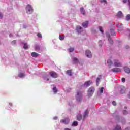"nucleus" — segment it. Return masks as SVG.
Instances as JSON below:
<instances>
[{
    "instance_id": "f257e3e1",
    "label": "nucleus",
    "mask_w": 130,
    "mask_h": 130,
    "mask_svg": "<svg viewBox=\"0 0 130 130\" xmlns=\"http://www.w3.org/2000/svg\"><path fill=\"white\" fill-rule=\"evenodd\" d=\"M116 114H117V111H115V113L113 114V117H114L116 120H118V121L123 123V124H125V119H124V117H119L118 115Z\"/></svg>"
},
{
    "instance_id": "f03ea898",
    "label": "nucleus",
    "mask_w": 130,
    "mask_h": 130,
    "mask_svg": "<svg viewBox=\"0 0 130 130\" xmlns=\"http://www.w3.org/2000/svg\"><path fill=\"white\" fill-rule=\"evenodd\" d=\"M42 75L43 76V79L44 81H45L46 83H48V84H50V83H51V78H50V76H49V75L47 74V73L42 72Z\"/></svg>"
},
{
    "instance_id": "7ed1b4c3",
    "label": "nucleus",
    "mask_w": 130,
    "mask_h": 130,
    "mask_svg": "<svg viewBox=\"0 0 130 130\" xmlns=\"http://www.w3.org/2000/svg\"><path fill=\"white\" fill-rule=\"evenodd\" d=\"M95 92V88L94 87L91 86L90 87L88 90V96L89 98H91L92 96H93V94Z\"/></svg>"
},
{
    "instance_id": "20e7f679",
    "label": "nucleus",
    "mask_w": 130,
    "mask_h": 130,
    "mask_svg": "<svg viewBox=\"0 0 130 130\" xmlns=\"http://www.w3.org/2000/svg\"><path fill=\"white\" fill-rule=\"evenodd\" d=\"M26 11L28 15H31L33 13V7L30 4H28L26 7Z\"/></svg>"
},
{
    "instance_id": "39448f33",
    "label": "nucleus",
    "mask_w": 130,
    "mask_h": 130,
    "mask_svg": "<svg viewBox=\"0 0 130 130\" xmlns=\"http://www.w3.org/2000/svg\"><path fill=\"white\" fill-rule=\"evenodd\" d=\"M76 99L78 102H81L82 101V92L81 91H78L77 94L76 95Z\"/></svg>"
},
{
    "instance_id": "423d86ee",
    "label": "nucleus",
    "mask_w": 130,
    "mask_h": 130,
    "mask_svg": "<svg viewBox=\"0 0 130 130\" xmlns=\"http://www.w3.org/2000/svg\"><path fill=\"white\" fill-rule=\"evenodd\" d=\"M92 82L91 80L87 81L85 82L84 84L81 86V88H88V87H90L91 84H92Z\"/></svg>"
},
{
    "instance_id": "0eeeda50",
    "label": "nucleus",
    "mask_w": 130,
    "mask_h": 130,
    "mask_svg": "<svg viewBox=\"0 0 130 130\" xmlns=\"http://www.w3.org/2000/svg\"><path fill=\"white\" fill-rule=\"evenodd\" d=\"M113 66L114 67H117L118 68H121V63L119 62L118 59H114L113 60Z\"/></svg>"
},
{
    "instance_id": "6e6552de",
    "label": "nucleus",
    "mask_w": 130,
    "mask_h": 130,
    "mask_svg": "<svg viewBox=\"0 0 130 130\" xmlns=\"http://www.w3.org/2000/svg\"><path fill=\"white\" fill-rule=\"evenodd\" d=\"M60 123H63V124H65V125H68V124L70 123V118H65L64 119H62L60 120Z\"/></svg>"
},
{
    "instance_id": "1a4fd4ad",
    "label": "nucleus",
    "mask_w": 130,
    "mask_h": 130,
    "mask_svg": "<svg viewBox=\"0 0 130 130\" xmlns=\"http://www.w3.org/2000/svg\"><path fill=\"white\" fill-rule=\"evenodd\" d=\"M49 75H50L51 78H53L54 79H56V78L58 77V75L54 71L49 72Z\"/></svg>"
},
{
    "instance_id": "9d476101",
    "label": "nucleus",
    "mask_w": 130,
    "mask_h": 130,
    "mask_svg": "<svg viewBox=\"0 0 130 130\" xmlns=\"http://www.w3.org/2000/svg\"><path fill=\"white\" fill-rule=\"evenodd\" d=\"M72 62L73 64H78L80 62V60L77 57H74L72 58Z\"/></svg>"
},
{
    "instance_id": "9b49d317",
    "label": "nucleus",
    "mask_w": 130,
    "mask_h": 130,
    "mask_svg": "<svg viewBox=\"0 0 130 130\" xmlns=\"http://www.w3.org/2000/svg\"><path fill=\"white\" fill-rule=\"evenodd\" d=\"M75 30L78 34H81L83 32V28L80 25L77 26Z\"/></svg>"
},
{
    "instance_id": "f8f14e48",
    "label": "nucleus",
    "mask_w": 130,
    "mask_h": 130,
    "mask_svg": "<svg viewBox=\"0 0 130 130\" xmlns=\"http://www.w3.org/2000/svg\"><path fill=\"white\" fill-rule=\"evenodd\" d=\"M116 16L119 19H123L124 17V16L123 15V13H122V12H121V11H119L117 13Z\"/></svg>"
},
{
    "instance_id": "ddd939ff",
    "label": "nucleus",
    "mask_w": 130,
    "mask_h": 130,
    "mask_svg": "<svg viewBox=\"0 0 130 130\" xmlns=\"http://www.w3.org/2000/svg\"><path fill=\"white\" fill-rule=\"evenodd\" d=\"M119 90L121 94H124L125 93V87L123 85L119 86Z\"/></svg>"
},
{
    "instance_id": "4468645a",
    "label": "nucleus",
    "mask_w": 130,
    "mask_h": 130,
    "mask_svg": "<svg viewBox=\"0 0 130 130\" xmlns=\"http://www.w3.org/2000/svg\"><path fill=\"white\" fill-rule=\"evenodd\" d=\"M85 53L87 57H88V58H91V57H92V53H91V51L87 50L85 51Z\"/></svg>"
},
{
    "instance_id": "2eb2a0df",
    "label": "nucleus",
    "mask_w": 130,
    "mask_h": 130,
    "mask_svg": "<svg viewBox=\"0 0 130 130\" xmlns=\"http://www.w3.org/2000/svg\"><path fill=\"white\" fill-rule=\"evenodd\" d=\"M111 72H113V73H119V72H121V69L116 67L111 69Z\"/></svg>"
},
{
    "instance_id": "dca6fc26",
    "label": "nucleus",
    "mask_w": 130,
    "mask_h": 130,
    "mask_svg": "<svg viewBox=\"0 0 130 130\" xmlns=\"http://www.w3.org/2000/svg\"><path fill=\"white\" fill-rule=\"evenodd\" d=\"M107 37L108 38V39L109 40V42L110 44H113V40L111 39V37H110V35L109 34H107Z\"/></svg>"
},
{
    "instance_id": "f3484780",
    "label": "nucleus",
    "mask_w": 130,
    "mask_h": 130,
    "mask_svg": "<svg viewBox=\"0 0 130 130\" xmlns=\"http://www.w3.org/2000/svg\"><path fill=\"white\" fill-rule=\"evenodd\" d=\"M88 114H89V110L86 109L83 114V120H85V118H86V117H87Z\"/></svg>"
},
{
    "instance_id": "a211bd4d",
    "label": "nucleus",
    "mask_w": 130,
    "mask_h": 130,
    "mask_svg": "<svg viewBox=\"0 0 130 130\" xmlns=\"http://www.w3.org/2000/svg\"><path fill=\"white\" fill-rule=\"evenodd\" d=\"M102 79V76L101 75H99L96 79V85L97 86L99 85V82H100V80Z\"/></svg>"
},
{
    "instance_id": "6ab92c4d",
    "label": "nucleus",
    "mask_w": 130,
    "mask_h": 130,
    "mask_svg": "<svg viewBox=\"0 0 130 130\" xmlns=\"http://www.w3.org/2000/svg\"><path fill=\"white\" fill-rule=\"evenodd\" d=\"M107 63L108 67V68H109V69H111V66H113V62L110 59H108L107 60Z\"/></svg>"
},
{
    "instance_id": "aec40b11",
    "label": "nucleus",
    "mask_w": 130,
    "mask_h": 130,
    "mask_svg": "<svg viewBox=\"0 0 130 130\" xmlns=\"http://www.w3.org/2000/svg\"><path fill=\"white\" fill-rule=\"evenodd\" d=\"M88 25H89V21H85L82 24V26L83 27V28H88Z\"/></svg>"
},
{
    "instance_id": "412c9836",
    "label": "nucleus",
    "mask_w": 130,
    "mask_h": 130,
    "mask_svg": "<svg viewBox=\"0 0 130 130\" xmlns=\"http://www.w3.org/2000/svg\"><path fill=\"white\" fill-rule=\"evenodd\" d=\"M77 120H78V121H81L82 120V119L83 118V117L82 116V114H78L77 116Z\"/></svg>"
},
{
    "instance_id": "4be33fe9",
    "label": "nucleus",
    "mask_w": 130,
    "mask_h": 130,
    "mask_svg": "<svg viewBox=\"0 0 130 130\" xmlns=\"http://www.w3.org/2000/svg\"><path fill=\"white\" fill-rule=\"evenodd\" d=\"M124 71L127 74H130V69L127 67H124Z\"/></svg>"
},
{
    "instance_id": "5701e85b",
    "label": "nucleus",
    "mask_w": 130,
    "mask_h": 130,
    "mask_svg": "<svg viewBox=\"0 0 130 130\" xmlns=\"http://www.w3.org/2000/svg\"><path fill=\"white\" fill-rule=\"evenodd\" d=\"M22 44H23V48L24 49L27 50L28 48H29V46L27 44V43H23L22 42Z\"/></svg>"
},
{
    "instance_id": "b1692460",
    "label": "nucleus",
    "mask_w": 130,
    "mask_h": 130,
    "mask_svg": "<svg viewBox=\"0 0 130 130\" xmlns=\"http://www.w3.org/2000/svg\"><path fill=\"white\" fill-rule=\"evenodd\" d=\"M80 13L82 14V15H83V16H85V15H86V12L83 7L80 8Z\"/></svg>"
},
{
    "instance_id": "393cba45",
    "label": "nucleus",
    "mask_w": 130,
    "mask_h": 130,
    "mask_svg": "<svg viewBox=\"0 0 130 130\" xmlns=\"http://www.w3.org/2000/svg\"><path fill=\"white\" fill-rule=\"evenodd\" d=\"M31 55L32 57H38V55H39V54H38V53L35 52H33L31 53Z\"/></svg>"
},
{
    "instance_id": "a878e982",
    "label": "nucleus",
    "mask_w": 130,
    "mask_h": 130,
    "mask_svg": "<svg viewBox=\"0 0 130 130\" xmlns=\"http://www.w3.org/2000/svg\"><path fill=\"white\" fill-rule=\"evenodd\" d=\"M110 31L112 36H115V35H116V33L115 32V31H114V29L111 28Z\"/></svg>"
},
{
    "instance_id": "bb28decb",
    "label": "nucleus",
    "mask_w": 130,
    "mask_h": 130,
    "mask_svg": "<svg viewBox=\"0 0 130 130\" xmlns=\"http://www.w3.org/2000/svg\"><path fill=\"white\" fill-rule=\"evenodd\" d=\"M25 76H26L25 75V74L23 73H20L18 74V77L19 78H20L21 79H23V78H24L25 77Z\"/></svg>"
},
{
    "instance_id": "cd10ccee",
    "label": "nucleus",
    "mask_w": 130,
    "mask_h": 130,
    "mask_svg": "<svg viewBox=\"0 0 130 130\" xmlns=\"http://www.w3.org/2000/svg\"><path fill=\"white\" fill-rule=\"evenodd\" d=\"M67 74L68 75V76H70V77H72L73 75L72 74V70H69L67 71Z\"/></svg>"
},
{
    "instance_id": "c85d7f7f",
    "label": "nucleus",
    "mask_w": 130,
    "mask_h": 130,
    "mask_svg": "<svg viewBox=\"0 0 130 130\" xmlns=\"http://www.w3.org/2000/svg\"><path fill=\"white\" fill-rule=\"evenodd\" d=\"M52 90L54 94H56V93H57L58 91V90H57V88L55 86L53 87Z\"/></svg>"
},
{
    "instance_id": "c756f323",
    "label": "nucleus",
    "mask_w": 130,
    "mask_h": 130,
    "mask_svg": "<svg viewBox=\"0 0 130 130\" xmlns=\"http://www.w3.org/2000/svg\"><path fill=\"white\" fill-rule=\"evenodd\" d=\"M72 126H77L78 125V121H74L72 122Z\"/></svg>"
},
{
    "instance_id": "7c9ffc66",
    "label": "nucleus",
    "mask_w": 130,
    "mask_h": 130,
    "mask_svg": "<svg viewBox=\"0 0 130 130\" xmlns=\"http://www.w3.org/2000/svg\"><path fill=\"white\" fill-rule=\"evenodd\" d=\"M114 130H121V126L119 125H117Z\"/></svg>"
},
{
    "instance_id": "2f4dec72",
    "label": "nucleus",
    "mask_w": 130,
    "mask_h": 130,
    "mask_svg": "<svg viewBox=\"0 0 130 130\" xmlns=\"http://www.w3.org/2000/svg\"><path fill=\"white\" fill-rule=\"evenodd\" d=\"M68 104L71 107H74L75 106V105L73 103L72 101L69 102Z\"/></svg>"
},
{
    "instance_id": "473e14b6",
    "label": "nucleus",
    "mask_w": 130,
    "mask_h": 130,
    "mask_svg": "<svg viewBox=\"0 0 130 130\" xmlns=\"http://www.w3.org/2000/svg\"><path fill=\"white\" fill-rule=\"evenodd\" d=\"M125 20L130 21V14H128L126 16Z\"/></svg>"
},
{
    "instance_id": "72a5a7b5",
    "label": "nucleus",
    "mask_w": 130,
    "mask_h": 130,
    "mask_svg": "<svg viewBox=\"0 0 130 130\" xmlns=\"http://www.w3.org/2000/svg\"><path fill=\"white\" fill-rule=\"evenodd\" d=\"M99 31H100V32H101L102 34H103V33H104V31L102 29V27L99 26Z\"/></svg>"
},
{
    "instance_id": "f704fd0d",
    "label": "nucleus",
    "mask_w": 130,
    "mask_h": 130,
    "mask_svg": "<svg viewBox=\"0 0 130 130\" xmlns=\"http://www.w3.org/2000/svg\"><path fill=\"white\" fill-rule=\"evenodd\" d=\"M36 50H40V46L37 45L35 46Z\"/></svg>"
},
{
    "instance_id": "c9c22d12",
    "label": "nucleus",
    "mask_w": 130,
    "mask_h": 130,
    "mask_svg": "<svg viewBox=\"0 0 130 130\" xmlns=\"http://www.w3.org/2000/svg\"><path fill=\"white\" fill-rule=\"evenodd\" d=\"M74 50H75V48H70L68 49L69 52H73V51H74Z\"/></svg>"
},
{
    "instance_id": "e433bc0d",
    "label": "nucleus",
    "mask_w": 130,
    "mask_h": 130,
    "mask_svg": "<svg viewBox=\"0 0 130 130\" xmlns=\"http://www.w3.org/2000/svg\"><path fill=\"white\" fill-rule=\"evenodd\" d=\"M59 39L60 40H61V41L64 40V37H63V36H62L59 35Z\"/></svg>"
},
{
    "instance_id": "4c0bfd02",
    "label": "nucleus",
    "mask_w": 130,
    "mask_h": 130,
    "mask_svg": "<svg viewBox=\"0 0 130 130\" xmlns=\"http://www.w3.org/2000/svg\"><path fill=\"white\" fill-rule=\"evenodd\" d=\"M103 44V42H102V40H100L99 41V46H102V45Z\"/></svg>"
},
{
    "instance_id": "58836bf2",
    "label": "nucleus",
    "mask_w": 130,
    "mask_h": 130,
    "mask_svg": "<svg viewBox=\"0 0 130 130\" xmlns=\"http://www.w3.org/2000/svg\"><path fill=\"white\" fill-rule=\"evenodd\" d=\"M37 36L39 38H42V35L41 33L38 32L37 34Z\"/></svg>"
},
{
    "instance_id": "ea45409f",
    "label": "nucleus",
    "mask_w": 130,
    "mask_h": 130,
    "mask_svg": "<svg viewBox=\"0 0 130 130\" xmlns=\"http://www.w3.org/2000/svg\"><path fill=\"white\" fill-rule=\"evenodd\" d=\"M128 113V112H127V111L126 110L123 111V114H124V115H126V114H127Z\"/></svg>"
},
{
    "instance_id": "a19ab883",
    "label": "nucleus",
    "mask_w": 130,
    "mask_h": 130,
    "mask_svg": "<svg viewBox=\"0 0 130 130\" xmlns=\"http://www.w3.org/2000/svg\"><path fill=\"white\" fill-rule=\"evenodd\" d=\"M103 90H104V87H101L100 90V92L101 94H102L103 93Z\"/></svg>"
},
{
    "instance_id": "79ce46f5",
    "label": "nucleus",
    "mask_w": 130,
    "mask_h": 130,
    "mask_svg": "<svg viewBox=\"0 0 130 130\" xmlns=\"http://www.w3.org/2000/svg\"><path fill=\"white\" fill-rule=\"evenodd\" d=\"M16 43H17V41H16V40H14L11 42V44H12V45H15Z\"/></svg>"
},
{
    "instance_id": "37998d69",
    "label": "nucleus",
    "mask_w": 130,
    "mask_h": 130,
    "mask_svg": "<svg viewBox=\"0 0 130 130\" xmlns=\"http://www.w3.org/2000/svg\"><path fill=\"white\" fill-rule=\"evenodd\" d=\"M112 105L114 106H116V102H115V101H113L112 102Z\"/></svg>"
},
{
    "instance_id": "c03bdc74",
    "label": "nucleus",
    "mask_w": 130,
    "mask_h": 130,
    "mask_svg": "<svg viewBox=\"0 0 130 130\" xmlns=\"http://www.w3.org/2000/svg\"><path fill=\"white\" fill-rule=\"evenodd\" d=\"M101 3H105V4H107L106 0H101Z\"/></svg>"
},
{
    "instance_id": "a18cd8bd",
    "label": "nucleus",
    "mask_w": 130,
    "mask_h": 130,
    "mask_svg": "<svg viewBox=\"0 0 130 130\" xmlns=\"http://www.w3.org/2000/svg\"><path fill=\"white\" fill-rule=\"evenodd\" d=\"M121 80H122V83H125V78H122L121 79Z\"/></svg>"
},
{
    "instance_id": "49530a36",
    "label": "nucleus",
    "mask_w": 130,
    "mask_h": 130,
    "mask_svg": "<svg viewBox=\"0 0 130 130\" xmlns=\"http://www.w3.org/2000/svg\"><path fill=\"white\" fill-rule=\"evenodd\" d=\"M3 17L4 16L3 15V14H2V13L0 12V19H3Z\"/></svg>"
},
{
    "instance_id": "de8ad7c7",
    "label": "nucleus",
    "mask_w": 130,
    "mask_h": 130,
    "mask_svg": "<svg viewBox=\"0 0 130 130\" xmlns=\"http://www.w3.org/2000/svg\"><path fill=\"white\" fill-rule=\"evenodd\" d=\"M23 27L24 29H26V28H27V25L26 24H23Z\"/></svg>"
},
{
    "instance_id": "09e8293b",
    "label": "nucleus",
    "mask_w": 130,
    "mask_h": 130,
    "mask_svg": "<svg viewBox=\"0 0 130 130\" xmlns=\"http://www.w3.org/2000/svg\"><path fill=\"white\" fill-rule=\"evenodd\" d=\"M58 118V117H57V116H55L53 118L54 120H57V119Z\"/></svg>"
},
{
    "instance_id": "8fccbe9b",
    "label": "nucleus",
    "mask_w": 130,
    "mask_h": 130,
    "mask_svg": "<svg viewBox=\"0 0 130 130\" xmlns=\"http://www.w3.org/2000/svg\"><path fill=\"white\" fill-rule=\"evenodd\" d=\"M125 130H130V127H128L125 128Z\"/></svg>"
},
{
    "instance_id": "3c124183",
    "label": "nucleus",
    "mask_w": 130,
    "mask_h": 130,
    "mask_svg": "<svg viewBox=\"0 0 130 130\" xmlns=\"http://www.w3.org/2000/svg\"><path fill=\"white\" fill-rule=\"evenodd\" d=\"M125 48H126V49H127V48H129V46L126 45V46H125Z\"/></svg>"
},
{
    "instance_id": "603ef678",
    "label": "nucleus",
    "mask_w": 130,
    "mask_h": 130,
    "mask_svg": "<svg viewBox=\"0 0 130 130\" xmlns=\"http://www.w3.org/2000/svg\"><path fill=\"white\" fill-rule=\"evenodd\" d=\"M10 106H13V104L12 103H9Z\"/></svg>"
},
{
    "instance_id": "864d4df0",
    "label": "nucleus",
    "mask_w": 130,
    "mask_h": 130,
    "mask_svg": "<svg viewBox=\"0 0 130 130\" xmlns=\"http://www.w3.org/2000/svg\"><path fill=\"white\" fill-rule=\"evenodd\" d=\"M116 26H117V27H120V26H119V23H117L116 24Z\"/></svg>"
},
{
    "instance_id": "5fc2aeb1",
    "label": "nucleus",
    "mask_w": 130,
    "mask_h": 130,
    "mask_svg": "<svg viewBox=\"0 0 130 130\" xmlns=\"http://www.w3.org/2000/svg\"><path fill=\"white\" fill-rule=\"evenodd\" d=\"M71 91V88H69L68 90H67V92H69Z\"/></svg>"
},
{
    "instance_id": "6e6d98bb",
    "label": "nucleus",
    "mask_w": 130,
    "mask_h": 130,
    "mask_svg": "<svg viewBox=\"0 0 130 130\" xmlns=\"http://www.w3.org/2000/svg\"><path fill=\"white\" fill-rule=\"evenodd\" d=\"M64 130H71V129L69 128H65Z\"/></svg>"
},
{
    "instance_id": "4d7b16f0",
    "label": "nucleus",
    "mask_w": 130,
    "mask_h": 130,
    "mask_svg": "<svg viewBox=\"0 0 130 130\" xmlns=\"http://www.w3.org/2000/svg\"><path fill=\"white\" fill-rule=\"evenodd\" d=\"M12 36H13V35H12V34H10L9 35V37H12Z\"/></svg>"
},
{
    "instance_id": "13d9d810",
    "label": "nucleus",
    "mask_w": 130,
    "mask_h": 130,
    "mask_svg": "<svg viewBox=\"0 0 130 130\" xmlns=\"http://www.w3.org/2000/svg\"><path fill=\"white\" fill-rule=\"evenodd\" d=\"M128 31L129 32V37H130V29H128Z\"/></svg>"
},
{
    "instance_id": "bf43d9fd",
    "label": "nucleus",
    "mask_w": 130,
    "mask_h": 130,
    "mask_svg": "<svg viewBox=\"0 0 130 130\" xmlns=\"http://www.w3.org/2000/svg\"><path fill=\"white\" fill-rule=\"evenodd\" d=\"M127 109V107H125V109Z\"/></svg>"
},
{
    "instance_id": "052dcab7",
    "label": "nucleus",
    "mask_w": 130,
    "mask_h": 130,
    "mask_svg": "<svg viewBox=\"0 0 130 130\" xmlns=\"http://www.w3.org/2000/svg\"><path fill=\"white\" fill-rule=\"evenodd\" d=\"M122 25H123L122 24H121V25H119V26H120H120H122Z\"/></svg>"
}]
</instances>
